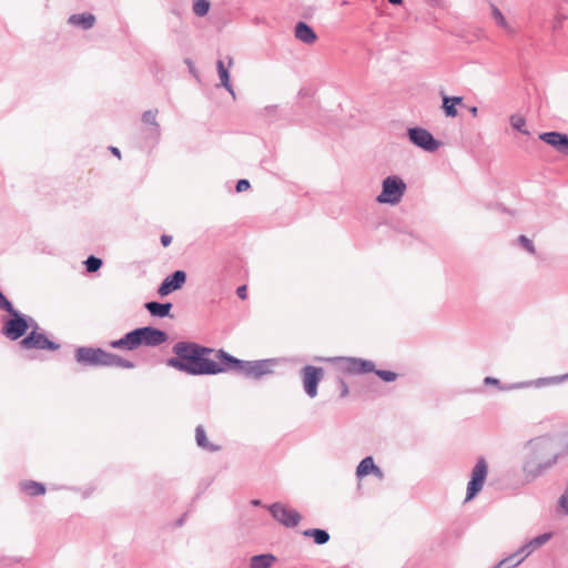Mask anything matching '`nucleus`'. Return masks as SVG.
<instances>
[{"instance_id":"f257e3e1","label":"nucleus","mask_w":568,"mask_h":568,"mask_svg":"<svg viewBox=\"0 0 568 568\" xmlns=\"http://www.w3.org/2000/svg\"><path fill=\"white\" fill-rule=\"evenodd\" d=\"M213 352V348L195 342L181 341L173 345L174 356L168 358L166 365L191 376L223 373L222 362L209 357Z\"/></svg>"},{"instance_id":"f03ea898","label":"nucleus","mask_w":568,"mask_h":568,"mask_svg":"<svg viewBox=\"0 0 568 568\" xmlns=\"http://www.w3.org/2000/svg\"><path fill=\"white\" fill-rule=\"evenodd\" d=\"M525 456L521 471L527 483H530L552 468L559 458V452L554 438L549 435L539 436L524 445Z\"/></svg>"},{"instance_id":"7ed1b4c3","label":"nucleus","mask_w":568,"mask_h":568,"mask_svg":"<svg viewBox=\"0 0 568 568\" xmlns=\"http://www.w3.org/2000/svg\"><path fill=\"white\" fill-rule=\"evenodd\" d=\"M215 358L222 362L223 373L232 371L254 379H261L263 376L272 374V366L275 364L273 358L243 361L222 348L215 352Z\"/></svg>"},{"instance_id":"20e7f679","label":"nucleus","mask_w":568,"mask_h":568,"mask_svg":"<svg viewBox=\"0 0 568 568\" xmlns=\"http://www.w3.org/2000/svg\"><path fill=\"white\" fill-rule=\"evenodd\" d=\"M74 359L83 367H120L125 369L135 367L134 362L109 353L101 347L79 346L75 348Z\"/></svg>"},{"instance_id":"39448f33","label":"nucleus","mask_w":568,"mask_h":568,"mask_svg":"<svg viewBox=\"0 0 568 568\" xmlns=\"http://www.w3.org/2000/svg\"><path fill=\"white\" fill-rule=\"evenodd\" d=\"M407 185L404 180L398 175H388L382 182V191L376 196V202L379 204H398L405 192Z\"/></svg>"},{"instance_id":"423d86ee","label":"nucleus","mask_w":568,"mask_h":568,"mask_svg":"<svg viewBox=\"0 0 568 568\" xmlns=\"http://www.w3.org/2000/svg\"><path fill=\"white\" fill-rule=\"evenodd\" d=\"M132 331L138 348L142 345L155 347L164 344L169 338V335L165 331L153 326H142Z\"/></svg>"},{"instance_id":"0eeeda50","label":"nucleus","mask_w":568,"mask_h":568,"mask_svg":"<svg viewBox=\"0 0 568 568\" xmlns=\"http://www.w3.org/2000/svg\"><path fill=\"white\" fill-rule=\"evenodd\" d=\"M488 475V464L484 457H479L471 470L470 479L467 484L465 501L474 499L483 489Z\"/></svg>"},{"instance_id":"6e6552de","label":"nucleus","mask_w":568,"mask_h":568,"mask_svg":"<svg viewBox=\"0 0 568 568\" xmlns=\"http://www.w3.org/2000/svg\"><path fill=\"white\" fill-rule=\"evenodd\" d=\"M27 315L16 310L10 313V318L4 321L2 334L11 341L22 339L28 332Z\"/></svg>"},{"instance_id":"1a4fd4ad","label":"nucleus","mask_w":568,"mask_h":568,"mask_svg":"<svg viewBox=\"0 0 568 568\" xmlns=\"http://www.w3.org/2000/svg\"><path fill=\"white\" fill-rule=\"evenodd\" d=\"M407 136L412 144L426 152H435L442 145L440 141L436 140L428 130L420 126L409 128Z\"/></svg>"},{"instance_id":"9d476101","label":"nucleus","mask_w":568,"mask_h":568,"mask_svg":"<svg viewBox=\"0 0 568 568\" xmlns=\"http://www.w3.org/2000/svg\"><path fill=\"white\" fill-rule=\"evenodd\" d=\"M19 345L23 349L57 351L60 348V344L51 341L42 331H30L29 334L20 339Z\"/></svg>"},{"instance_id":"9b49d317","label":"nucleus","mask_w":568,"mask_h":568,"mask_svg":"<svg viewBox=\"0 0 568 568\" xmlns=\"http://www.w3.org/2000/svg\"><path fill=\"white\" fill-rule=\"evenodd\" d=\"M267 509L276 521L287 528L296 527L302 519L298 511L287 508L282 503H273Z\"/></svg>"},{"instance_id":"f8f14e48","label":"nucleus","mask_w":568,"mask_h":568,"mask_svg":"<svg viewBox=\"0 0 568 568\" xmlns=\"http://www.w3.org/2000/svg\"><path fill=\"white\" fill-rule=\"evenodd\" d=\"M324 369L313 365H306L302 368L303 386L308 397L314 398L317 395V386L322 381Z\"/></svg>"},{"instance_id":"ddd939ff","label":"nucleus","mask_w":568,"mask_h":568,"mask_svg":"<svg viewBox=\"0 0 568 568\" xmlns=\"http://www.w3.org/2000/svg\"><path fill=\"white\" fill-rule=\"evenodd\" d=\"M186 278L187 276L184 271H174L162 281L158 288V294L163 297L180 290L185 284Z\"/></svg>"},{"instance_id":"4468645a","label":"nucleus","mask_w":568,"mask_h":568,"mask_svg":"<svg viewBox=\"0 0 568 568\" xmlns=\"http://www.w3.org/2000/svg\"><path fill=\"white\" fill-rule=\"evenodd\" d=\"M539 139L546 144L552 146L557 152L561 154H568V134L549 131L539 134Z\"/></svg>"},{"instance_id":"2eb2a0df","label":"nucleus","mask_w":568,"mask_h":568,"mask_svg":"<svg viewBox=\"0 0 568 568\" xmlns=\"http://www.w3.org/2000/svg\"><path fill=\"white\" fill-rule=\"evenodd\" d=\"M158 109L144 111L142 114V121L145 124H149L146 136L153 139L154 141H159L161 135L160 124L156 121Z\"/></svg>"},{"instance_id":"dca6fc26","label":"nucleus","mask_w":568,"mask_h":568,"mask_svg":"<svg viewBox=\"0 0 568 568\" xmlns=\"http://www.w3.org/2000/svg\"><path fill=\"white\" fill-rule=\"evenodd\" d=\"M551 532H544L532 539H530L529 541H527L526 544H524L519 549H518V554L524 557V560L530 555L532 554L537 548L541 547L542 545H545L550 538H551Z\"/></svg>"},{"instance_id":"f3484780","label":"nucleus","mask_w":568,"mask_h":568,"mask_svg":"<svg viewBox=\"0 0 568 568\" xmlns=\"http://www.w3.org/2000/svg\"><path fill=\"white\" fill-rule=\"evenodd\" d=\"M369 474H374L379 478H383L384 476L382 469L375 465L372 456L363 458L356 468V477L359 479Z\"/></svg>"},{"instance_id":"a211bd4d","label":"nucleus","mask_w":568,"mask_h":568,"mask_svg":"<svg viewBox=\"0 0 568 568\" xmlns=\"http://www.w3.org/2000/svg\"><path fill=\"white\" fill-rule=\"evenodd\" d=\"M144 307L152 316L163 318L170 316L173 305L170 302L161 303L151 301L145 303Z\"/></svg>"},{"instance_id":"6ab92c4d","label":"nucleus","mask_w":568,"mask_h":568,"mask_svg":"<svg viewBox=\"0 0 568 568\" xmlns=\"http://www.w3.org/2000/svg\"><path fill=\"white\" fill-rule=\"evenodd\" d=\"M568 379V373L559 376L541 377L535 381L520 382L519 387H544L548 385L559 384Z\"/></svg>"},{"instance_id":"aec40b11","label":"nucleus","mask_w":568,"mask_h":568,"mask_svg":"<svg viewBox=\"0 0 568 568\" xmlns=\"http://www.w3.org/2000/svg\"><path fill=\"white\" fill-rule=\"evenodd\" d=\"M68 22L82 30H89L94 26L95 17L92 13H75L69 17Z\"/></svg>"},{"instance_id":"412c9836","label":"nucleus","mask_w":568,"mask_h":568,"mask_svg":"<svg viewBox=\"0 0 568 568\" xmlns=\"http://www.w3.org/2000/svg\"><path fill=\"white\" fill-rule=\"evenodd\" d=\"M110 347L115 349L134 351L136 349L133 331L128 332L123 337L110 342Z\"/></svg>"},{"instance_id":"4be33fe9","label":"nucleus","mask_w":568,"mask_h":568,"mask_svg":"<svg viewBox=\"0 0 568 568\" xmlns=\"http://www.w3.org/2000/svg\"><path fill=\"white\" fill-rule=\"evenodd\" d=\"M20 489L29 496L36 497L45 494V486L34 480H24L20 483Z\"/></svg>"},{"instance_id":"5701e85b","label":"nucleus","mask_w":568,"mask_h":568,"mask_svg":"<svg viewBox=\"0 0 568 568\" xmlns=\"http://www.w3.org/2000/svg\"><path fill=\"white\" fill-rule=\"evenodd\" d=\"M195 440L200 448L207 452H217L220 449V446L214 445L207 440L204 427L202 425H199L195 428Z\"/></svg>"},{"instance_id":"b1692460","label":"nucleus","mask_w":568,"mask_h":568,"mask_svg":"<svg viewBox=\"0 0 568 568\" xmlns=\"http://www.w3.org/2000/svg\"><path fill=\"white\" fill-rule=\"evenodd\" d=\"M276 561L272 554L255 555L250 560V568H270Z\"/></svg>"},{"instance_id":"393cba45","label":"nucleus","mask_w":568,"mask_h":568,"mask_svg":"<svg viewBox=\"0 0 568 568\" xmlns=\"http://www.w3.org/2000/svg\"><path fill=\"white\" fill-rule=\"evenodd\" d=\"M303 536L312 537L316 545H325L329 541V534L327 530L322 528H310L303 531Z\"/></svg>"},{"instance_id":"a878e982","label":"nucleus","mask_w":568,"mask_h":568,"mask_svg":"<svg viewBox=\"0 0 568 568\" xmlns=\"http://www.w3.org/2000/svg\"><path fill=\"white\" fill-rule=\"evenodd\" d=\"M216 68H217V73H219V78L221 81V85L224 87L227 90V92H230L234 97L235 94H234L233 87L231 84L230 72H229V69L225 67L224 61L221 59L217 60Z\"/></svg>"},{"instance_id":"bb28decb","label":"nucleus","mask_w":568,"mask_h":568,"mask_svg":"<svg viewBox=\"0 0 568 568\" xmlns=\"http://www.w3.org/2000/svg\"><path fill=\"white\" fill-rule=\"evenodd\" d=\"M327 361L343 362V371L347 374H359L358 357H336L328 358Z\"/></svg>"},{"instance_id":"cd10ccee","label":"nucleus","mask_w":568,"mask_h":568,"mask_svg":"<svg viewBox=\"0 0 568 568\" xmlns=\"http://www.w3.org/2000/svg\"><path fill=\"white\" fill-rule=\"evenodd\" d=\"M442 109L447 118H455L458 114L456 105L450 101L448 95H443Z\"/></svg>"},{"instance_id":"c85d7f7f","label":"nucleus","mask_w":568,"mask_h":568,"mask_svg":"<svg viewBox=\"0 0 568 568\" xmlns=\"http://www.w3.org/2000/svg\"><path fill=\"white\" fill-rule=\"evenodd\" d=\"M509 122L514 130L521 132L523 134H526V135L529 134V131L525 130V125H526L525 118L517 115V114H513L509 119Z\"/></svg>"},{"instance_id":"c756f323","label":"nucleus","mask_w":568,"mask_h":568,"mask_svg":"<svg viewBox=\"0 0 568 568\" xmlns=\"http://www.w3.org/2000/svg\"><path fill=\"white\" fill-rule=\"evenodd\" d=\"M485 385H494L497 386L500 390H510V389H519L520 387L517 386L519 383L511 384V385H503L500 381L496 377L487 376L484 379Z\"/></svg>"},{"instance_id":"7c9ffc66","label":"nucleus","mask_w":568,"mask_h":568,"mask_svg":"<svg viewBox=\"0 0 568 568\" xmlns=\"http://www.w3.org/2000/svg\"><path fill=\"white\" fill-rule=\"evenodd\" d=\"M102 264H103L102 260L94 255H90L84 261L85 270L89 273H94V272L99 271L101 268Z\"/></svg>"},{"instance_id":"2f4dec72","label":"nucleus","mask_w":568,"mask_h":568,"mask_svg":"<svg viewBox=\"0 0 568 568\" xmlns=\"http://www.w3.org/2000/svg\"><path fill=\"white\" fill-rule=\"evenodd\" d=\"M210 10V2L207 0H195L193 3V12L197 17H204Z\"/></svg>"},{"instance_id":"473e14b6","label":"nucleus","mask_w":568,"mask_h":568,"mask_svg":"<svg viewBox=\"0 0 568 568\" xmlns=\"http://www.w3.org/2000/svg\"><path fill=\"white\" fill-rule=\"evenodd\" d=\"M501 561H506L503 568H515L524 561V557H521L517 550L508 557L504 558Z\"/></svg>"},{"instance_id":"72a5a7b5","label":"nucleus","mask_w":568,"mask_h":568,"mask_svg":"<svg viewBox=\"0 0 568 568\" xmlns=\"http://www.w3.org/2000/svg\"><path fill=\"white\" fill-rule=\"evenodd\" d=\"M359 374L375 373V364L369 359L358 357Z\"/></svg>"},{"instance_id":"f704fd0d","label":"nucleus","mask_w":568,"mask_h":568,"mask_svg":"<svg viewBox=\"0 0 568 568\" xmlns=\"http://www.w3.org/2000/svg\"><path fill=\"white\" fill-rule=\"evenodd\" d=\"M294 36H316L313 29L305 22L300 21L295 26V33Z\"/></svg>"},{"instance_id":"c9c22d12","label":"nucleus","mask_w":568,"mask_h":568,"mask_svg":"<svg viewBox=\"0 0 568 568\" xmlns=\"http://www.w3.org/2000/svg\"><path fill=\"white\" fill-rule=\"evenodd\" d=\"M375 374L384 382L386 383H390V382H394L396 378H397V374L395 372H392V371H386V369H376L375 371Z\"/></svg>"},{"instance_id":"e433bc0d","label":"nucleus","mask_w":568,"mask_h":568,"mask_svg":"<svg viewBox=\"0 0 568 568\" xmlns=\"http://www.w3.org/2000/svg\"><path fill=\"white\" fill-rule=\"evenodd\" d=\"M518 242L530 254H535L536 253V250H535L532 241L529 240L526 235H519L518 236Z\"/></svg>"},{"instance_id":"4c0bfd02","label":"nucleus","mask_w":568,"mask_h":568,"mask_svg":"<svg viewBox=\"0 0 568 568\" xmlns=\"http://www.w3.org/2000/svg\"><path fill=\"white\" fill-rule=\"evenodd\" d=\"M0 310L8 312L9 314L14 312L16 308L13 304L6 297V295L0 291Z\"/></svg>"},{"instance_id":"58836bf2","label":"nucleus","mask_w":568,"mask_h":568,"mask_svg":"<svg viewBox=\"0 0 568 568\" xmlns=\"http://www.w3.org/2000/svg\"><path fill=\"white\" fill-rule=\"evenodd\" d=\"M251 186L250 184V181L246 180V179H240L237 182H236V185H235V191L237 193H241V192H244L246 190H248Z\"/></svg>"},{"instance_id":"ea45409f","label":"nucleus","mask_w":568,"mask_h":568,"mask_svg":"<svg viewBox=\"0 0 568 568\" xmlns=\"http://www.w3.org/2000/svg\"><path fill=\"white\" fill-rule=\"evenodd\" d=\"M559 505L562 508L564 513L568 515V490L565 489L564 494L559 498Z\"/></svg>"},{"instance_id":"a19ab883","label":"nucleus","mask_w":568,"mask_h":568,"mask_svg":"<svg viewBox=\"0 0 568 568\" xmlns=\"http://www.w3.org/2000/svg\"><path fill=\"white\" fill-rule=\"evenodd\" d=\"M184 63L187 65L190 73L199 80V73L195 69L194 62L190 58L184 59Z\"/></svg>"},{"instance_id":"79ce46f5","label":"nucleus","mask_w":568,"mask_h":568,"mask_svg":"<svg viewBox=\"0 0 568 568\" xmlns=\"http://www.w3.org/2000/svg\"><path fill=\"white\" fill-rule=\"evenodd\" d=\"M493 16L496 19L497 23H499L501 26H504L506 23L505 18L498 8L493 7Z\"/></svg>"},{"instance_id":"37998d69","label":"nucleus","mask_w":568,"mask_h":568,"mask_svg":"<svg viewBox=\"0 0 568 568\" xmlns=\"http://www.w3.org/2000/svg\"><path fill=\"white\" fill-rule=\"evenodd\" d=\"M27 320H29L28 321V329L36 331V332H41L40 327H39V324L37 323V321L33 317L27 315Z\"/></svg>"},{"instance_id":"c03bdc74","label":"nucleus","mask_w":568,"mask_h":568,"mask_svg":"<svg viewBox=\"0 0 568 568\" xmlns=\"http://www.w3.org/2000/svg\"><path fill=\"white\" fill-rule=\"evenodd\" d=\"M338 383H339V386H341V397L344 398L349 393L348 392V386H347L346 382L344 379H342V378L338 381Z\"/></svg>"},{"instance_id":"a18cd8bd","label":"nucleus","mask_w":568,"mask_h":568,"mask_svg":"<svg viewBox=\"0 0 568 568\" xmlns=\"http://www.w3.org/2000/svg\"><path fill=\"white\" fill-rule=\"evenodd\" d=\"M277 111V105H267L264 108V113L268 118H273Z\"/></svg>"},{"instance_id":"49530a36","label":"nucleus","mask_w":568,"mask_h":568,"mask_svg":"<svg viewBox=\"0 0 568 568\" xmlns=\"http://www.w3.org/2000/svg\"><path fill=\"white\" fill-rule=\"evenodd\" d=\"M236 294L241 300H245L247 297V287L246 285H241L236 290Z\"/></svg>"},{"instance_id":"de8ad7c7","label":"nucleus","mask_w":568,"mask_h":568,"mask_svg":"<svg viewBox=\"0 0 568 568\" xmlns=\"http://www.w3.org/2000/svg\"><path fill=\"white\" fill-rule=\"evenodd\" d=\"M172 243V236L168 234L161 235V244L164 247H168Z\"/></svg>"},{"instance_id":"09e8293b","label":"nucleus","mask_w":568,"mask_h":568,"mask_svg":"<svg viewBox=\"0 0 568 568\" xmlns=\"http://www.w3.org/2000/svg\"><path fill=\"white\" fill-rule=\"evenodd\" d=\"M450 101L457 106L458 104H462L463 97H449Z\"/></svg>"},{"instance_id":"8fccbe9b","label":"nucleus","mask_w":568,"mask_h":568,"mask_svg":"<svg viewBox=\"0 0 568 568\" xmlns=\"http://www.w3.org/2000/svg\"><path fill=\"white\" fill-rule=\"evenodd\" d=\"M298 39L306 44H313L317 40V38H298Z\"/></svg>"},{"instance_id":"3c124183","label":"nucleus","mask_w":568,"mask_h":568,"mask_svg":"<svg viewBox=\"0 0 568 568\" xmlns=\"http://www.w3.org/2000/svg\"><path fill=\"white\" fill-rule=\"evenodd\" d=\"M468 110H469V112L471 113L473 116H476L477 113H478V108L477 106H470Z\"/></svg>"},{"instance_id":"603ef678","label":"nucleus","mask_w":568,"mask_h":568,"mask_svg":"<svg viewBox=\"0 0 568 568\" xmlns=\"http://www.w3.org/2000/svg\"><path fill=\"white\" fill-rule=\"evenodd\" d=\"M111 152L116 155L118 158H120V150L115 146H111L110 148Z\"/></svg>"},{"instance_id":"864d4df0","label":"nucleus","mask_w":568,"mask_h":568,"mask_svg":"<svg viewBox=\"0 0 568 568\" xmlns=\"http://www.w3.org/2000/svg\"><path fill=\"white\" fill-rule=\"evenodd\" d=\"M389 3L394 4V6H399L402 4L403 0H387Z\"/></svg>"},{"instance_id":"5fc2aeb1","label":"nucleus","mask_w":568,"mask_h":568,"mask_svg":"<svg viewBox=\"0 0 568 568\" xmlns=\"http://www.w3.org/2000/svg\"><path fill=\"white\" fill-rule=\"evenodd\" d=\"M251 504H252L253 506H261V505H262V503H261V500H260V499H252V500H251Z\"/></svg>"},{"instance_id":"6e6d98bb","label":"nucleus","mask_w":568,"mask_h":568,"mask_svg":"<svg viewBox=\"0 0 568 568\" xmlns=\"http://www.w3.org/2000/svg\"><path fill=\"white\" fill-rule=\"evenodd\" d=\"M506 561H499L497 565H495L493 568H503L505 566Z\"/></svg>"},{"instance_id":"4d7b16f0","label":"nucleus","mask_w":568,"mask_h":568,"mask_svg":"<svg viewBox=\"0 0 568 568\" xmlns=\"http://www.w3.org/2000/svg\"><path fill=\"white\" fill-rule=\"evenodd\" d=\"M233 63V59L231 57H229V65H231Z\"/></svg>"}]
</instances>
